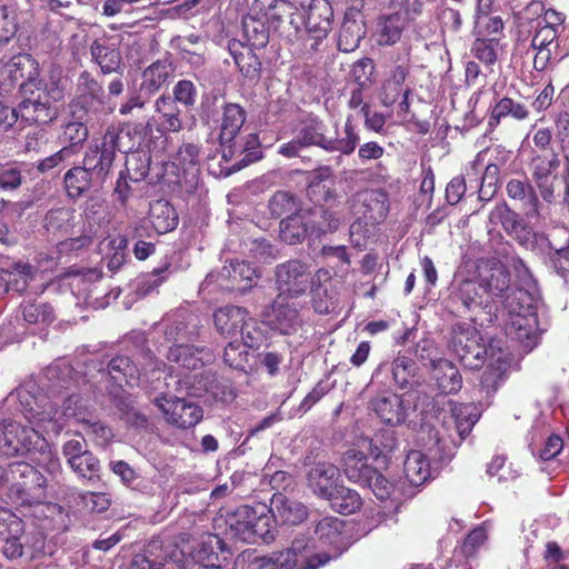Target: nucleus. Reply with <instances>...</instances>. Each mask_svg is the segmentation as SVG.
I'll list each match as a JSON object with an SVG mask.
<instances>
[{"mask_svg": "<svg viewBox=\"0 0 569 569\" xmlns=\"http://www.w3.org/2000/svg\"><path fill=\"white\" fill-rule=\"evenodd\" d=\"M346 477L360 486L368 483L376 475V469L367 463L365 453L358 449L348 450L342 460Z\"/></svg>", "mask_w": 569, "mask_h": 569, "instance_id": "c756f323", "label": "nucleus"}, {"mask_svg": "<svg viewBox=\"0 0 569 569\" xmlns=\"http://www.w3.org/2000/svg\"><path fill=\"white\" fill-rule=\"evenodd\" d=\"M276 281L280 297L297 298L313 284L309 267L299 260H289L277 267Z\"/></svg>", "mask_w": 569, "mask_h": 569, "instance_id": "4468645a", "label": "nucleus"}, {"mask_svg": "<svg viewBox=\"0 0 569 569\" xmlns=\"http://www.w3.org/2000/svg\"><path fill=\"white\" fill-rule=\"evenodd\" d=\"M431 343L418 345L419 357L421 360H428L432 370V378L436 380L439 390L442 393H456L461 389L462 378L452 362L445 359H433L429 351Z\"/></svg>", "mask_w": 569, "mask_h": 569, "instance_id": "aec40b11", "label": "nucleus"}, {"mask_svg": "<svg viewBox=\"0 0 569 569\" xmlns=\"http://www.w3.org/2000/svg\"><path fill=\"white\" fill-rule=\"evenodd\" d=\"M558 34L559 32H557L552 27H542L541 24H538V29L531 40V47L537 51L533 59V67L536 70L542 71L547 68L551 60V47L553 46L557 48L555 42Z\"/></svg>", "mask_w": 569, "mask_h": 569, "instance_id": "c85d7f7f", "label": "nucleus"}, {"mask_svg": "<svg viewBox=\"0 0 569 569\" xmlns=\"http://www.w3.org/2000/svg\"><path fill=\"white\" fill-rule=\"evenodd\" d=\"M297 12L298 8L295 3L288 0H273L267 7L266 17L268 21L277 28L284 22V20H289L290 24H293V17Z\"/></svg>", "mask_w": 569, "mask_h": 569, "instance_id": "5fc2aeb1", "label": "nucleus"}, {"mask_svg": "<svg viewBox=\"0 0 569 569\" xmlns=\"http://www.w3.org/2000/svg\"><path fill=\"white\" fill-rule=\"evenodd\" d=\"M28 421L31 427L16 421L2 423L0 428V453L11 457L38 449L42 456L39 463H44L48 460V468L56 469L59 467V461L52 457L43 437V433L53 432L58 435L62 430V425L56 418V412L51 410L44 416L41 411L31 410Z\"/></svg>", "mask_w": 569, "mask_h": 569, "instance_id": "f257e3e1", "label": "nucleus"}, {"mask_svg": "<svg viewBox=\"0 0 569 569\" xmlns=\"http://www.w3.org/2000/svg\"><path fill=\"white\" fill-rule=\"evenodd\" d=\"M244 37L251 48H263L269 41V31L264 23L253 17L242 21Z\"/></svg>", "mask_w": 569, "mask_h": 569, "instance_id": "6e6d98bb", "label": "nucleus"}, {"mask_svg": "<svg viewBox=\"0 0 569 569\" xmlns=\"http://www.w3.org/2000/svg\"><path fill=\"white\" fill-rule=\"evenodd\" d=\"M170 549L162 541L151 540L147 547V556L137 555L131 569H173L170 567Z\"/></svg>", "mask_w": 569, "mask_h": 569, "instance_id": "2f4dec72", "label": "nucleus"}, {"mask_svg": "<svg viewBox=\"0 0 569 569\" xmlns=\"http://www.w3.org/2000/svg\"><path fill=\"white\" fill-rule=\"evenodd\" d=\"M108 375L119 386H121L122 382L133 385L140 380L141 371L128 357L118 356L110 360L108 365Z\"/></svg>", "mask_w": 569, "mask_h": 569, "instance_id": "a18cd8bd", "label": "nucleus"}, {"mask_svg": "<svg viewBox=\"0 0 569 569\" xmlns=\"http://www.w3.org/2000/svg\"><path fill=\"white\" fill-rule=\"evenodd\" d=\"M416 365L413 360L406 356H398L391 365V372L395 382L405 388L409 385L410 379L415 376Z\"/></svg>", "mask_w": 569, "mask_h": 569, "instance_id": "13d9d810", "label": "nucleus"}, {"mask_svg": "<svg viewBox=\"0 0 569 569\" xmlns=\"http://www.w3.org/2000/svg\"><path fill=\"white\" fill-rule=\"evenodd\" d=\"M343 528L341 519L328 516L317 522L312 541L305 539L312 547V553H326L330 560L346 548Z\"/></svg>", "mask_w": 569, "mask_h": 569, "instance_id": "f8f14e48", "label": "nucleus"}, {"mask_svg": "<svg viewBox=\"0 0 569 569\" xmlns=\"http://www.w3.org/2000/svg\"><path fill=\"white\" fill-rule=\"evenodd\" d=\"M363 208L362 216L370 223H379L388 214V196L382 190H366L358 194Z\"/></svg>", "mask_w": 569, "mask_h": 569, "instance_id": "7c9ffc66", "label": "nucleus"}, {"mask_svg": "<svg viewBox=\"0 0 569 569\" xmlns=\"http://www.w3.org/2000/svg\"><path fill=\"white\" fill-rule=\"evenodd\" d=\"M269 512L276 520L288 525H298L308 517V510L303 503L290 499L281 492H276L272 496Z\"/></svg>", "mask_w": 569, "mask_h": 569, "instance_id": "5701e85b", "label": "nucleus"}, {"mask_svg": "<svg viewBox=\"0 0 569 569\" xmlns=\"http://www.w3.org/2000/svg\"><path fill=\"white\" fill-rule=\"evenodd\" d=\"M37 97L21 101L16 110L17 118L20 116L27 122L47 124L58 116V109L53 103L63 98V89L56 81L46 83L44 88L37 87Z\"/></svg>", "mask_w": 569, "mask_h": 569, "instance_id": "0eeeda50", "label": "nucleus"}, {"mask_svg": "<svg viewBox=\"0 0 569 569\" xmlns=\"http://www.w3.org/2000/svg\"><path fill=\"white\" fill-rule=\"evenodd\" d=\"M148 219L158 234H164L178 226V213L167 200H156L150 203Z\"/></svg>", "mask_w": 569, "mask_h": 569, "instance_id": "473e14b6", "label": "nucleus"}, {"mask_svg": "<svg viewBox=\"0 0 569 569\" xmlns=\"http://www.w3.org/2000/svg\"><path fill=\"white\" fill-rule=\"evenodd\" d=\"M171 63L166 60H157L142 72L141 90L147 93L157 92L172 76Z\"/></svg>", "mask_w": 569, "mask_h": 569, "instance_id": "ea45409f", "label": "nucleus"}, {"mask_svg": "<svg viewBox=\"0 0 569 569\" xmlns=\"http://www.w3.org/2000/svg\"><path fill=\"white\" fill-rule=\"evenodd\" d=\"M309 236L318 238L323 233L332 232L339 227V219L322 207H315L303 211Z\"/></svg>", "mask_w": 569, "mask_h": 569, "instance_id": "4c0bfd02", "label": "nucleus"}, {"mask_svg": "<svg viewBox=\"0 0 569 569\" xmlns=\"http://www.w3.org/2000/svg\"><path fill=\"white\" fill-rule=\"evenodd\" d=\"M326 553H312L305 538H296L291 547L276 558L262 559L256 569H318L329 561Z\"/></svg>", "mask_w": 569, "mask_h": 569, "instance_id": "6e6552de", "label": "nucleus"}, {"mask_svg": "<svg viewBox=\"0 0 569 569\" xmlns=\"http://www.w3.org/2000/svg\"><path fill=\"white\" fill-rule=\"evenodd\" d=\"M160 330L163 332L166 341L171 343V346H176L177 343H184L191 340L197 335V323L176 318L162 322Z\"/></svg>", "mask_w": 569, "mask_h": 569, "instance_id": "79ce46f5", "label": "nucleus"}, {"mask_svg": "<svg viewBox=\"0 0 569 569\" xmlns=\"http://www.w3.org/2000/svg\"><path fill=\"white\" fill-rule=\"evenodd\" d=\"M365 36L361 23L356 20H345L338 37V49L342 52L355 51Z\"/></svg>", "mask_w": 569, "mask_h": 569, "instance_id": "603ef678", "label": "nucleus"}, {"mask_svg": "<svg viewBox=\"0 0 569 569\" xmlns=\"http://www.w3.org/2000/svg\"><path fill=\"white\" fill-rule=\"evenodd\" d=\"M403 471L409 483L420 486L430 477V465L427 457L421 451L413 450L406 457Z\"/></svg>", "mask_w": 569, "mask_h": 569, "instance_id": "a19ab883", "label": "nucleus"}, {"mask_svg": "<svg viewBox=\"0 0 569 569\" xmlns=\"http://www.w3.org/2000/svg\"><path fill=\"white\" fill-rule=\"evenodd\" d=\"M339 476V469L335 465L318 462L308 471V487L317 497L326 499L338 487Z\"/></svg>", "mask_w": 569, "mask_h": 569, "instance_id": "4be33fe9", "label": "nucleus"}, {"mask_svg": "<svg viewBox=\"0 0 569 569\" xmlns=\"http://www.w3.org/2000/svg\"><path fill=\"white\" fill-rule=\"evenodd\" d=\"M246 121V111L238 103H227L222 108L219 139L222 144L231 143Z\"/></svg>", "mask_w": 569, "mask_h": 569, "instance_id": "72a5a7b5", "label": "nucleus"}, {"mask_svg": "<svg viewBox=\"0 0 569 569\" xmlns=\"http://www.w3.org/2000/svg\"><path fill=\"white\" fill-rule=\"evenodd\" d=\"M559 158L553 151L535 152L528 164L532 180L539 189L541 198L551 203L555 200V181Z\"/></svg>", "mask_w": 569, "mask_h": 569, "instance_id": "f3484780", "label": "nucleus"}, {"mask_svg": "<svg viewBox=\"0 0 569 569\" xmlns=\"http://www.w3.org/2000/svg\"><path fill=\"white\" fill-rule=\"evenodd\" d=\"M164 420L177 428L194 427L203 417L201 407L184 398L161 395L153 400Z\"/></svg>", "mask_w": 569, "mask_h": 569, "instance_id": "9b49d317", "label": "nucleus"}, {"mask_svg": "<svg viewBox=\"0 0 569 569\" xmlns=\"http://www.w3.org/2000/svg\"><path fill=\"white\" fill-rule=\"evenodd\" d=\"M452 300L462 306L466 312L479 315L485 312L490 317L498 311V306L492 302L480 281L465 277L460 271L452 283Z\"/></svg>", "mask_w": 569, "mask_h": 569, "instance_id": "1a4fd4ad", "label": "nucleus"}, {"mask_svg": "<svg viewBox=\"0 0 569 569\" xmlns=\"http://www.w3.org/2000/svg\"><path fill=\"white\" fill-rule=\"evenodd\" d=\"M91 170L83 167H74L67 171L64 174V184L68 196L71 198H78L91 186L90 178Z\"/></svg>", "mask_w": 569, "mask_h": 569, "instance_id": "864d4df0", "label": "nucleus"}, {"mask_svg": "<svg viewBox=\"0 0 569 569\" xmlns=\"http://www.w3.org/2000/svg\"><path fill=\"white\" fill-rule=\"evenodd\" d=\"M68 465L80 478H83L88 481L99 479L100 463L98 458L92 452L82 455L77 460H74V462L72 460Z\"/></svg>", "mask_w": 569, "mask_h": 569, "instance_id": "4d7b16f0", "label": "nucleus"}, {"mask_svg": "<svg viewBox=\"0 0 569 569\" xmlns=\"http://www.w3.org/2000/svg\"><path fill=\"white\" fill-rule=\"evenodd\" d=\"M0 535H4L2 555L8 560L32 561L44 549V538L37 532H27L21 519L0 508Z\"/></svg>", "mask_w": 569, "mask_h": 569, "instance_id": "7ed1b4c3", "label": "nucleus"}, {"mask_svg": "<svg viewBox=\"0 0 569 569\" xmlns=\"http://www.w3.org/2000/svg\"><path fill=\"white\" fill-rule=\"evenodd\" d=\"M286 299L278 296L264 317L271 329L282 335H291L298 331L302 321L297 305L287 302Z\"/></svg>", "mask_w": 569, "mask_h": 569, "instance_id": "412c9836", "label": "nucleus"}, {"mask_svg": "<svg viewBox=\"0 0 569 569\" xmlns=\"http://www.w3.org/2000/svg\"><path fill=\"white\" fill-rule=\"evenodd\" d=\"M478 419L479 413L473 405H453L450 415L445 417L443 428L446 433L440 435V431L436 433L437 442L442 446H446L448 440L453 445L461 442L469 435Z\"/></svg>", "mask_w": 569, "mask_h": 569, "instance_id": "ddd939ff", "label": "nucleus"}, {"mask_svg": "<svg viewBox=\"0 0 569 569\" xmlns=\"http://www.w3.org/2000/svg\"><path fill=\"white\" fill-rule=\"evenodd\" d=\"M257 277L256 269L244 262L237 261L226 264L218 272H210L202 282L204 288L216 284L221 290L246 291Z\"/></svg>", "mask_w": 569, "mask_h": 569, "instance_id": "dca6fc26", "label": "nucleus"}, {"mask_svg": "<svg viewBox=\"0 0 569 569\" xmlns=\"http://www.w3.org/2000/svg\"><path fill=\"white\" fill-rule=\"evenodd\" d=\"M536 298L532 293L519 290L512 298L508 297L509 318L506 323L507 336L516 341L531 347L536 340L537 317L535 312Z\"/></svg>", "mask_w": 569, "mask_h": 569, "instance_id": "20e7f679", "label": "nucleus"}, {"mask_svg": "<svg viewBox=\"0 0 569 569\" xmlns=\"http://www.w3.org/2000/svg\"><path fill=\"white\" fill-rule=\"evenodd\" d=\"M90 52L103 73L118 72L120 70L121 54L117 48L104 42L94 41L91 44Z\"/></svg>", "mask_w": 569, "mask_h": 569, "instance_id": "37998d69", "label": "nucleus"}, {"mask_svg": "<svg viewBox=\"0 0 569 569\" xmlns=\"http://www.w3.org/2000/svg\"><path fill=\"white\" fill-rule=\"evenodd\" d=\"M120 130L116 126H109L100 139H94L83 158V164L87 169L99 178H104L113 163L117 150Z\"/></svg>", "mask_w": 569, "mask_h": 569, "instance_id": "9d476101", "label": "nucleus"}, {"mask_svg": "<svg viewBox=\"0 0 569 569\" xmlns=\"http://www.w3.org/2000/svg\"><path fill=\"white\" fill-rule=\"evenodd\" d=\"M309 234L307 221L303 211L291 214L282 219L280 222V238L289 243L296 244L301 242Z\"/></svg>", "mask_w": 569, "mask_h": 569, "instance_id": "09e8293b", "label": "nucleus"}, {"mask_svg": "<svg viewBox=\"0 0 569 569\" xmlns=\"http://www.w3.org/2000/svg\"><path fill=\"white\" fill-rule=\"evenodd\" d=\"M501 52L502 46L498 37H478L471 47V53L473 57L490 69L497 62Z\"/></svg>", "mask_w": 569, "mask_h": 569, "instance_id": "49530a36", "label": "nucleus"}, {"mask_svg": "<svg viewBox=\"0 0 569 569\" xmlns=\"http://www.w3.org/2000/svg\"><path fill=\"white\" fill-rule=\"evenodd\" d=\"M362 486L369 487L379 500H387L393 497L396 491L395 485L386 479L381 473H378L377 470L373 478H370L369 482L363 483Z\"/></svg>", "mask_w": 569, "mask_h": 569, "instance_id": "774afa93", "label": "nucleus"}, {"mask_svg": "<svg viewBox=\"0 0 569 569\" xmlns=\"http://www.w3.org/2000/svg\"><path fill=\"white\" fill-rule=\"evenodd\" d=\"M6 271L12 277L9 290L16 292H23L36 272L32 266L22 262L16 263L12 270Z\"/></svg>", "mask_w": 569, "mask_h": 569, "instance_id": "680f3d73", "label": "nucleus"}, {"mask_svg": "<svg viewBox=\"0 0 569 569\" xmlns=\"http://www.w3.org/2000/svg\"><path fill=\"white\" fill-rule=\"evenodd\" d=\"M220 543L218 537H208V540L198 541H184L181 547L177 545H168L170 549L169 558L171 562L178 568L189 566L191 562H198L202 566L204 563H212L213 560L218 559L217 553L213 551L212 542Z\"/></svg>", "mask_w": 569, "mask_h": 569, "instance_id": "a211bd4d", "label": "nucleus"}, {"mask_svg": "<svg viewBox=\"0 0 569 569\" xmlns=\"http://www.w3.org/2000/svg\"><path fill=\"white\" fill-rule=\"evenodd\" d=\"M271 517L266 505L240 506L226 520L228 533L243 542L267 541L270 535Z\"/></svg>", "mask_w": 569, "mask_h": 569, "instance_id": "39448f33", "label": "nucleus"}, {"mask_svg": "<svg viewBox=\"0 0 569 569\" xmlns=\"http://www.w3.org/2000/svg\"><path fill=\"white\" fill-rule=\"evenodd\" d=\"M478 276L488 297L497 305L502 303L506 307L508 297L512 298L520 290L517 289L510 293V273L500 262H482L478 267Z\"/></svg>", "mask_w": 569, "mask_h": 569, "instance_id": "2eb2a0df", "label": "nucleus"}, {"mask_svg": "<svg viewBox=\"0 0 569 569\" xmlns=\"http://www.w3.org/2000/svg\"><path fill=\"white\" fill-rule=\"evenodd\" d=\"M326 500L330 502L333 510L342 515H351L362 505L359 493L345 486H338Z\"/></svg>", "mask_w": 569, "mask_h": 569, "instance_id": "c03bdc74", "label": "nucleus"}, {"mask_svg": "<svg viewBox=\"0 0 569 569\" xmlns=\"http://www.w3.org/2000/svg\"><path fill=\"white\" fill-rule=\"evenodd\" d=\"M247 312L238 306L221 307L213 313L214 327L223 337L237 338L241 326L246 323Z\"/></svg>", "mask_w": 569, "mask_h": 569, "instance_id": "cd10ccee", "label": "nucleus"}, {"mask_svg": "<svg viewBox=\"0 0 569 569\" xmlns=\"http://www.w3.org/2000/svg\"><path fill=\"white\" fill-rule=\"evenodd\" d=\"M269 209L274 217H281L284 213L296 209V201L291 194L286 191L276 192L269 201Z\"/></svg>", "mask_w": 569, "mask_h": 569, "instance_id": "338daca9", "label": "nucleus"}, {"mask_svg": "<svg viewBox=\"0 0 569 569\" xmlns=\"http://www.w3.org/2000/svg\"><path fill=\"white\" fill-rule=\"evenodd\" d=\"M2 76L11 87L18 84L21 90L27 92L36 86L38 80V61L28 53L17 54L3 66Z\"/></svg>", "mask_w": 569, "mask_h": 569, "instance_id": "6ab92c4d", "label": "nucleus"}, {"mask_svg": "<svg viewBox=\"0 0 569 569\" xmlns=\"http://www.w3.org/2000/svg\"><path fill=\"white\" fill-rule=\"evenodd\" d=\"M305 147H318L327 152L350 156L360 142L358 127L352 116L346 118L342 132L336 122L330 129L322 120L315 118L300 124L296 132Z\"/></svg>", "mask_w": 569, "mask_h": 569, "instance_id": "f03ea898", "label": "nucleus"}, {"mask_svg": "<svg viewBox=\"0 0 569 569\" xmlns=\"http://www.w3.org/2000/svg\"><path fill=\"white\" fill-rule=\"evenodd\" d=\"M509 198L521 202L528 219L541 218V206L533 187L527 180L511 179L506 186Z\"/></svg>", "mask_w": 569, "mask_h": 569, "instance_id": "393cba45", "label": "nucleus"}, {"mask_svg": "<svg viewBox=\"0 0 569 569\" xmlns=\"http://www.w3.org/2000/svg\"><path fill=\"white\" fill-rule=\"evenodd\" d=\"M372 409L387 425H399L406 419V408L402 399L392 392H383L378 395L371 401Z\"/></svg>", "mask_w": 569, "mask_h": 569, "instance_id": "bb28decb", "label": "nucleus"}, {"mask_svg": "<svg viewBox=\"0 0 569 569\" xmlns=\"http://www.w3.org/2000/svg\"><path fill=\"white\" fill-rule=\"evenodd\" d=\"M71 402L77 405L80 402V399L71 398L68 401L62 415L66 417H74L77 421L83 425V431L88 436H91L98 445H106L112 438L111 429L99 421H94L91 418H86L84 411L71 409Z\"/></svg>", "mask_w": 569, "mask_h": 569, "instance_id": "f704fd0d", "label": "nucleus"}, {"mask_svg": "<svg viewBox=\"0 0 569 569\" xmlns=\"http://www.w3.org/2000/svg\"><path fill=\"white\" fill-rule=\"evenodd\" d=\"M198 160H199V149L196 144L184 143L178 150L173 164L182 169L184 172L191 171L192 174L198 172Z\"/></svg>", "mask_w": 569, "mask_h": 569, "instance_id": "bf43d9fd", "label": "nucleus"}, {"mask_svg": "<svg viewBox=\"0 0 569 569\" xmlns=\"http://www.w3.org/2000/svg\"><path fill=\"white\" fill-rule=\"evenodd\" d=\"M156 111L160 114L159 131L161 132H178L182 122L179 118V110L168 97H160L156 101Z\"/></svg>", "mask_w": 569, "mask_h": 569, "instance_id": "de8ad7c7", "label": "nucleus"}, {"mask_svg": "<svg viewBox=\"0 0 569 569\" xmlns=\"http://www.w3.org/2000/svg\"><path fill=\"white\" fill-rule=\"evenodd\" d=\"M229 51L240 72L246 78L254 79L259 77L261 63L251 47H246L238 41H231L229 43Z\"/></svg>", "mask_w": 569, "mask_h": 569, "instance_id": "e433bc0d", "label": "nucleus"}, {"mask_svg": "<svg viewBox=\"0 0 569 569\" xmlns=\"http://www.w3.org/2000/svg\"><path fill=\"white\" fill-rule=\"evenodd\" d=\"M102 251L106 252V258L108 259L107 266L109 270H118L124 263L127 258V238L120 234L110 237L102 243Z\"/></svg>", "mask_w": 569, "mask_h": 569, "instance_id": "3c124183", "label": "nucleus"}, {"mask_svg": "<svg viewBox=\"0 0 569 569\" xmlns=\"http://www.w3.org/2000/svg\"><path fill=\"white\" fill-rule=\"evenodd\" d=\"M508 116L516 120H525L529 116V111L525 104L505 97L493 106L489 124H497L502 118Z\"/></svg>", "mask_w": 569, "mask_h": 569, "instance_id": "8fccbe9b", "label": "nucleus"}, {"mask_svg": "<svg viewBox=\"0 0 569 569\" xmlns=\"http://www.w3.org/2000/svg\"><path fill=\"white\" fill-rule=\"evenodd\" d=\"M169 270V264L160 269H154L152 272L143 276L138 284L137 291L141 296H147L153 292L166 279Z\"/></svg>", "mask_w": 569, "mask_h": 569, "instance_id": "0e129e2a", "label": "nucleus"}, {"mask_svg": "<svg viewBox=\"0 0 569 569\" xmlns=\"http://www.w3.org/2000/svg\"><path fill=\"white\" fill-rule=\"evenodd\" d=\"M1 481L10 486V490L16 492L22 505H31L44 498L46 478L24 461L10 463L3 472L0 470Z\"/></svg>", "mask_w": 569, "mask_h": 569, "instance_id": "423d86ee", "label": "nucleus"}, {"mask_svg": "<svg viewBox=\"0 0 569 569\" xmlns=\"http://www.w3.org/2000/svg\"><path fill=\"white\" fill-rule=\"evenodd\" d=\"M238 338H240L239 340L248 348H257L263 340V331L259 327L258 321L249 317L248 312L246 323L241 326Z\"/></svg>", "mask_w": 569, "mask_h": 569, "instance_id": "e2e57ef3", "label": "nucleus"}, {"mask_svg": "<svg viewBox=\"0 0 569 569\" xmlns=\"http://www.w3.org/2000/svg\"><path fill=\"white\" fill-rule=\"evenodd\" d=\"M166 355L169 361L187 370H197L211 360L209 350L194 348L187 342L169 346Z\"/></svg>", "mask_w": 569, "mask_h": 569, "instance_id": "a878e982", "label": "nucleus"}, {"mask_svg": "<svg viewBox=\"0 0 569 569\" xmlns=\"http://www.w3.org/2000/svg\"><path fill=\"white\" fill-rule=\"evenodd\" d=\"M22 181L21 170L17 166L0 163V190H17L22 184Z\"/></svg>", "mask_w": 569, "mask_h": 569, "instance_id": "69168bd1", "label": "nucleus"}, {"mask_svg": "<svg viewBox=\"0 0 569 569\" xmlns=\"http://www.w3.org/2000/svg\"><path fill=\"white\" fill-rule=\"evenodd\" d=\"M172 47L179 51L182 60L194 68L201 67L206 61V41L197 34L179 36L172 40Z\"/></svg>", "mask_w": 569, "mask_h": 569, "instance_id": "c9c22d12", "label": "nucleus"}, {"mask_svg": "<svg viewBox=\"0 0 569 569\" xmlns=\"http://www.w3.org/2000/svg\"><path fill=\"white\" fill-rule=\"evenodd\" d=\"M232 341L224 348L223 359L224 362L234 369H243L247 362L248 352L246 345L237 338H231Z\"/></svg>", "mask_w": 569, "mask_h": 569, "instance_id": "052dcab7", "label": "nucleus"}, {"mask_svg": "<svg viewBox=\"0 0 569 569\" xmlns=\"http://www.w3.org/2000/svg\"><path fill=\"white\" fill-rule=\"evenodd\" d=\"M407 26V20L399 13L380 19L377 23L376 41L379 46L397 43Z\"/></svg>", "mask_w": 569, "mask_h": 569, "instance_id": "58836bf2", "label": "nucleus"}, {"mask_svg": "<svg viewBox=\"0 0 569 569\" xmlns=\"http://www.w3.org/2000/svg\"><path fill=\"white\" fill-rule=\"evenodd\" d=\"M333 10L328 0H312L309 4L306 28L315 39L326 38L331 30Z\"/></svg>", "mask_w": 569, "mask_h": 569, "instance_id": "b1692460", "label": "nucleus"}]
</instances>
